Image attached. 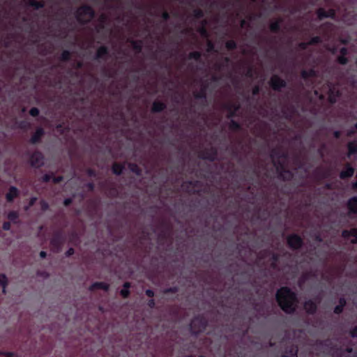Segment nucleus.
I'll use <instances>...</instances> for the list:
<instances>
[{
    "instance_id": "obj_15",
    "label": "nucleus",
    "mask_w": 357,
    "mask_h": 357,
    "mask_svg": "<svg viewBox=\"0 0 357 357\" xmlns=\"http://www.w3.org/2000/svg\"><path fill=\"white\" fill-rule=\"evenodd\" d=\"M96 288H100V289H102L105 290H107L109 288V286L104 282H96L91 285L90 289L91 290H93Z\"/></svg>"
},
{
    "instance_id": "obj_19",
    "label": "nucleus",
    "mask_w": 357,
    "mask_h": 357,
    "mask_svg": "<svg viewBox=\"0 0 357 357\" xmlns=\"http://www.w3.org/2000/svg\"><path fill=\"white\" fill-rule=\"evenodd\" d=\"M345 305V301L344 299L340 300V305L335 307L334 312L336 314H339L342 311L343 306Z\"/></svg>"
},
{
    "instance_id": "obj_37",
    "label": "nucleus",
    "mask_w": 357,
    "mask_h": 357,
    "mask_svg": "<svg viewBox=\"0 0 357 357\" xmlns=\"http://www.w3.org/2000/svg\"><path fill=\"white\" fill-rule=\"evenodd\" d=\"M146 294L148 296L152 297L153 296V291L152 290L148 289L146 291Z\"/></svg>"
},
{
    "instance_id": "obj_13",
    "label": "nucleus",
    "mask_w": 357,
    "mask_h": 357,
    "mask_svg": "<svg viewBox=\"0 0 357 357\" xmlns=\"http://www.w3.org/2000/svg\"><path fill=\"white\" fill-rule=\"evenodd\" d=\"M351 351H352V349H350V348H347V349H345V350H343V349H335H335H334V350H333V351H332V354H333V355H334V356H344L345 354H350V353H351Z\"/></svg>"
},
{
    "instance_id": "obj_5",
    "label": "nucleus",
    "mask_w": 357,
    "mask_h": 357,
    "mask_svg": "<svg viewBox=\"0 0 357 357\" xmlns=\"http://www.w3.org/2000/svg\"><path fill=\"white\" fill-rule=\"evenodd\" d=\"M288 244L293 248H298L301 245L302 241L297 235H291L287 239Z\"/></svg>"
},
{
    "instance_id": "obj_33",
    "label": "nucleus",
    "mask_w": 357,
    "mask_h": 357,
    "mask_svg": "<svg viewBox=\"0 0 357 357\" xmlns=\"http://www.w3.org/2000/svg\"><path fill=\"white\" fill-rule=\"evenodd\" d=\"M10 222H4L3 225V228L5 230H8L10 229Z\"/></svg>"
},
{
    "instance_id": "obj_22",
    "label": "nucleus",
    "mask_w": 357,
    "mask_h": 357,
    "mask_svg": "<svg viewBox=\"0 0 357 357\" xmlns=\"http://www.w3.org/2000/svg\"><path fill=\"white\" fill-rule=\"evenodd\" d=\"M18 217L17 213L15 211H11L8 213V218L10 220L15 222Z\"/></svg>"
},
{
    "instance_id": "obj_30",
    "label": "nucleus",
    "mask_w": 357,
    "mask_h": 357,
    "mask_svg": "<svg viewBox=\"0 0 357 357\" xmlns=\"http://www.w3.org/2000/svg\"><path fill=\"white\" fill-rule=\"evenodd\" d=\"M320 38L318 37V36H316V37H314L311 39L310 40V44H317V43H319L320 42Z\"/></svg>"
},
{
    "instance_id": "obj_8",
    "label": "nucleus",
    "mask_w": 357,
    "mask_h": 357,
    "mask_svg": "<svg viewBox=\"0 0 357 357\" xmlns=\"http://www.w3.org/2000/svg\"><path fill=\"white\" fill-rule=\"evenodd\" d=\"M317 14H318L319 17L320 19H321V18L328 17H333L335 15V12L333 10H331L328 12H326L323 8H320V9H319Z\"/></svg>"
},
{
    "instance_id": "obj_2",
    "label": "nucleus",
    "mask_w": 357,
    "mask_h": 357,
    "mask_svg": "<svg viewBox=\"0 0 357 357\" xmlns=\"http://www.w3.org/2000/svg\"><path fill=\"white\" fill-rule=\"evenodd\" d=\"M76 17L81 23H86L93 17V10L89 6H82L77 10Z\"/></svg>"
},
{
    "instance_id": "obj_3",
    "label": "nucleus",
    "mask_w": 357,
    "mask_h": 357,
    "mask_svg": "<svg viewBox=\"0 0 357 357\" xmlns=\"http://www.w3.org/2000/svg\"><path fill=\"white\" fill-rule=\"evenodd\" d=\"M31 165L33 167H40L43 164V157L39 152L33 153L30 158Z\"/></svg>"
},
{
    "instance_id": "obj_34",
    "label": "nucleus",
    "mask_w": 357,
    "mask_h": 357,
    "mask_svg": "<svg viewBox=\"0 0 357 357\" xmlns=\"http://www.w3.org/2000/svg\"><path fill=\"white\" fill-rule=\"evenodd\" d=\"M51 176L46 174L43 177V179L44 181L48 182L51 180Z\"/></svg>"
},
{
    "instance_id": "obj_20",
    "label": "nucleus",
    "mask_w": 357,
    "mask_h": 357,
    "mask_svg": "<svg viewBox=\"0 0 357 357\" xmlns=\"http://www.w3.org/2000/svg\"><path fill=\"white\" fill-rule=\"evenodd\" d=\"M198 320L197 319L192 320V323H191V329L193 332L195 333H197V332H199L200 331H202V328H204V324H202V326L197 329L195 328V326L196 324V322Z\"/></svg>"
},
{
    "instance_id": "obj_44",
    "label": "nucleus",
    "mask_w": 357,
    "mask_h": 357,
    "mask_svg": "<svg viewBox=\"0 0 357 357\" xmlns=\"http://www.w3.org/2000/svg\"><path fill=\"white\" fill-rule=\"evenodd\" d=\"M163 17H164L165 20H166V19H167V18H168V14H167V13H165L163 14Z\"/></svg>"
},
{
    "instance_id": "obj_39",
    "label": "nucleus",
    "mask_w": 357,
    "mask_h": 357,
    "mask_svg": "<svg viewBox=\"0 0 357 357\" xmlns=\"http://www.w3.org/2000/svg\"><path fill=\"white\" fill-rule=\"evenodd\" d=\"M73 253H74V250H73V248H70V249L67 251L66 255H67L68 256H70V255H73Z\"/></svg>"
},
{
    "instance_id": "obj_23",
    "label": "nucleus",
    "mask_w": 357,
    "mask_h": 357,
    "mask_svg": "<svg viewBox=\"0 0 357 357\" xmlns=\"http://www.w3.org/2000/svg\"><path fill=\"white\" fill-rule=\"evenodd\" d=\"M129 287V283H125L124 288L121 291V294L123 297H127L129 294L128 288Z\"/></svg>"
},
{
    "instance_id": "obj_31",
    "label": "nucleus",
    "mask_w": 357,
    "mask_h": 357,
    "mask_svg": "<svg viewBox=\"0 0 357 357\" xmlns=\"http://www.w3.org/2000/svg\"><path fill=\"white\" fill-rule=\"evenodd\" d=\"M31 5L35 6L36 8H39L43 7V4L40 2H38V1H31Z\"/></svg>"
},
{
    "instance_id": "obj_38",
    "label": "nucleus",
    "mask_w": 357,
    "mask_h": 357,
    "mask_svg": "<svg viewBox=\"0 0 357 357\" xmlns=\"http://www.w3.org/2000/svg\"><path fill=\"white\" fill-rule=\"evenodd\" d=\"M36 198L33 197L30 200L29 206L26 207V209H27L29 207L31 206L36 202Z\"/></svg>"
},
{
    "instance_id": "obj_16",
    "label": "nucleus",
    "mask_w": 357,
    "mask_h": 357,
    "mask_svg": "<svg viewBox=\"0 0 357 357\" xmlns=\"http://www.w3.org/2000/svg\"><path fill=\"white\" fill-rule=\"evenodd\" d=\"M165 108L163 103L155 102L153 104V110L155 112H160Z\"/></svg>"
},
{
    "instance_id": "obj_46",
    "label": "nucleus",
    "mask_w": 357,
    "mask_h": 357,
    "mask_svg": "<svg viewBox=\"0 0 357 357\" xmlns=\"http://www.w3.org/2000/svg\"><path fill=\"white\" fill-rule=\"evenodd\" d=\"M257 91H258V89H257V88L255 89V90H254V93H257Z\"/></svg>"
},
{
    "instance_id": "obj_29",
    "label": "nucleus",
    "mask_w": 357,
    "mask_h": 357,
    "mask_svg": "<svg viewBox=\"0 0 357 357\" xmlns=\"http://www.w3.org/2000/svg\"><path fill=\"white\" fill-rule=\"evenodd\" d=\"M70 58V52L68 51H64L62 53V59L63 60H68Z\"/></svg>"
},
{
    "instance_id": "obj_9",
    "label": "nucleus",
    "mask_w": 357,
    "mask_h": 357,
    "mask_svg": "<svg viewBox=\"0 0 357 357\" xmlns=\"http://www.w3.org/2000/svg\"><path fill=\"white\" fill-rule=\"evenodd\" d=\"M354 172V168L350 167L349 165H347L346 167V169L341 172L340 178H345L350 177L353 175Z\"/></svg>"
},
{
    "instance_id": "obj_36",
    "label": "nucleus",
    "mask_w": 357,
    "mask_h": 357,
    "mask_svg": "<svg viewBox=\"0 0 357 357\" xmlns=\"http://www.w3.org/2000/svg\"><path fill=\"white\" fill-rule=\"evenodd\" d=\"M61 180H62V177H61V176H59V177H54V178H53V182H54V183H59V182H60Z\"/></svg>"
},
{
    "instance_id": "obj_27",
    "label": "nucleus",
    "mask_w": 357,
    "mask_h": 357,
    "mask_svg": "<svg viewBox=\"0 0 357 357\" xmlns=\"http://www.w3.org/2000/svg\"><path fill=\"white\" fill-rule=\"evenodd\" d=\"M200 53L198 52H193L190 53V57L195 60H198L200 58Z\"/></svg>"
},
{
    "instance_id": "obj_24",
    "label": "nucleus",
    "mask_w": 357,
    "mask_h": 357,
    "mask_svg": "<svg viewBox=\"0 0 357 357\" xmlns=\"http://www.w3.org/2000/svg\"><path fill=\"white\" fill-rule=\"evenodd\" d=\"M107 54V48L105 47H100L97 52L98 57H102L103 55Z\"/></svg>"
},
{
    "instance_id": "obj_41",
    "label": "nucleus",
    "mask_w": 357,
    "mask_h": 357,
    "mask_svg": "<svg viewBox=\"0 0 357 357\" xmlns=\"http://www.w3.org/2000/svg\"><path fill=\"white\" fill-rule=\"evenodd\" d=\"M40 256L42 257V258H44L46 256V252H44V251H41L40 253Z\"/></svg>"
},
{
    "instance_id": "obj_14",
    "label": "nucleus",
    "mask_w": 357,
    "mask_h": 357,
    "mask_svg": "<svg viewBox=\"0 0 357 357\" xmlns=\"http://www.w3.org/2000/svg\"><path fill=\"white\" fill-rule=\"evenodd\" d=\"M349 153L353 154L357 152V141L349 142L348 144Z\"/></svg>"
},
{
    "instance_id": "obj_6",
    "label": "nucleus",
    "mask_w": 357,
    "mask_h": 357,
    "mask_svg": "<svg viewBox=\"0 0 357 357\" xmlns=\"http://www.w3.org/2000/svg\"><path fill=\"white\" fill-rule=\"evenodd\" d=\"M271 85L274 89H280L284 86V82L277 75H273L271 79Z\"/></svg>"
},
{
    "instance_id": "obj_28",
    "label": "nucleus",
    "mask_w": 357,
    "mask_h": 357,
    "mask_svg": "<svg viewBox=\"0 0 357 357\" xmlns=\"http://www.w3.org/2000/svg\"><path fill=\"white\" fill-rule=\"evenodd\" d=\"M39 113V111L37 108L36 107H33L32 109H31L30 110V114L33 116H36Z\"/></svg>"
},
{
    "instance_id": "obj_7",
    "label": "nucleus",
    "mask_w": 357,
    "mask_h": 357,
    "mask_svg": "<svg viewBox=\"0 0 357 357\" xmlns=\"http://www.w3.org/2000/svg\"><path fill=\"white\" fill-rule=\"evenodd\" d=\"M304 307H305V310L308 313H313L314 312H315L317 306L314 301L309 300L305 303Z\"/></svg>"
},
{
    "instance_id": "obj_48",
    "label": "nucleus",
    "mask_w": 357,
    "mask_h": 357,
    "mask_svg": "<svg viewBox=\"0 0 357 357\" xmlns=\"http://www.w3.org/2000/svg\"><path fill=\"white\" fill-rule=\"evenodd\" d=\"M199 357H203V356H199Z\"/></svg>"
},
{
    "instance_id": "obj_1",
    "label": "nucleus",
    "mask_w": 357,
    "mask_h": 357,
    "mask_svg": "<svg viewBox=\"0 0 357 357\" xmlns=\"http://www.w3.org/2000/svg\"><path fill=\"white\" fill-rule=\"evenodd\" d=\"M276 299L281 308L287 313L294 311L297 300L296 294L287 287H282L276 294Z\"/></svg>"
},
{
    "instance_id": "obj_42",
    "label": "nucleus",
    "mask_w": 357,
    "mask_h": 357,
    "mask_svg": "<svg viewBox=\"0 0 357 357\" xmlns=\"http://www.w3.org/2000/svg\"><path fill=\"white\" fill-rule=\"evenodd\" d=\"M334 135L336 138H338L340 136V132L339 131H335Z\"/></svg>"
},
{
    "instance_id": "obj_21",
    "label": "nucleus",
    "mask_w": 357,
    "mask_h": 357,
    "mask_svg": "<svg viewBox=\"0 0 357 357\" xmlns=\"http://www.w3.org/2000/svg\"><path fill=\"white\" fill-rule=\"evenodd\" d=\"M342 54H346L347 50L344 48H342L341 50ZM338 61L342 64H345L347 62V59L344 56V55L338 57Z\"/></svg>"
},
{
    "instance_id": "obj_32",
    "label": "nucleus",
    "mask_w": 357,
    "mask_h": 357,
    "mask_svg": "<svg viewBox=\"0 0 357 357\" xmlns=\"http://www.w3.org/2000/svg\"><path fill=\"white\" fill-rule=\"evenodd\" d=\"M351 335L352 337H357V326H356L351 331Z\"/></svg>"
},
{
    "instance_id": "obj_43",
    "label": "nucleus",
    "mask_w": 357,
    "mask_h": 357,
    "mask_svg": "<svg viewBox=\"0 0 357 357\" xmlns=\"http://www.w3.org/2000/svg\"><path fill=\"white\" fill-rule=\"evenodd\" d=\"M352 186H353V188H357V181L356 182L353 183Z\"/></svg>"
},
{
    "instance_id": "obj_35",
    "label": "nucleus",
    "mask_w": 357,
    "mask_h": 357,
    "mask_svg": "<svg viewBox=\"0 0 357 357\" xmlns=\"http://www.w3.org/2000/svg\"><path fill=\"white\" fill-rule=\"evenodd\" d=\"M41 207L43 210H46L48 208V204L45 202L43 201L41 202Z\"/></svg>"
},
{
    "instance_id": "obj_10",
    "label": "nucleus",
    "mask_w": 357,
    "mask_h": 357,
    "mask_svg": "<svg viewBox=\"0 0 357 357\" xmlns=\"http://www.w3.org/2000/svg\"><path fill=\"white\" fill-rule=\"evenodd\" d=\"M348 206L350 211L357 213V197H352L349 200Z\"/></svg>"
},
{
    "instance_id": "obj_12",
    "label": "nucleus",
    "mask_w": 357,
    "mask_h": 357,
    "mask_svg": "<svg viewBox=\"0 0 357 357\" xmlns=\"http://www.w3.org/2000/svg\"><path fill=\"white\" fill-rule=\"evenodd\" d=\"M17 195V189L15 187H11L6 195V199L8 201L11 202Z\"/></svg>"
},
{
    "instance_id": "obj_4",
    "label": "nucleus",
    "mask_w": 357,
    "mask_h": 357,
    "mask_svg": "<svg viewBox=\"0 0 357 357\" xmlns=\"http://www.w3.org/2000/svg\"><path fill=\"white\" fill-rule=\"evenodd\" d=\"M342 236L345 238H348L352 243L357 242V229H351V230H344L342 231Z\"/></svg>"
},
{
    "instance_id": "obj_18",
    "label": "nucleus",
    "mask_w": 357,
    "mask_h": 357,
    "mask_svg": "<svg viewBox=\"0 0 357 357\" xmlns=\"http://www.w3.org/2000/svg\"><path fill=\"white\" fill-rule=\"evenodd\" d=\"M7 279L4 275L0 274V286L2 288V291L4 293L6 289Z\"/></svg>"
},
{
    "instance_id": "obj_25",
    "label": "nucleus",
    "mask_w": 357,
    "mask_h": 357,
    "mask_svg": "<svg viewBox=\"0 0 357 357\" xmlns=\"http://www.w3.org/2000/svg\"><path fill=\"white\" fill-rule=\"evenodd\" d=\"M226 47L229 50H233L236 47V43L234 40H229L226 43Z\"/></svg>"
},
{
    "instance_id": "obj_26",
    "label": "nucleus",
    "mask_w": 357,
    "mask_h": 357,
    "mask_svg": "<svg viewBox=\"0 0 357 357\" xmlns=\"http://www.w3.org/2000/svg\"><path fill=\"white\" fill-rule=\"evenodd\" d=\"M271 29L273 31H277L279 29V23L278 22H273L271 24Z\"/></svg>"
},
{
    "instance_id": "obj_45",
    "label": "nucleus",
    "mask_w": 357,
    "mask_h": 357,
    "mask_svg": "<svg viewBox=\"0 0 357 357\" xmlns=\"http://www.w3.org/2000/svg\"><path fill=\"white\" fill-rule=\"evenodd\" d=\"M303 76L304 77H307V72H306V71H303Z\"/></svg>"
},
{
    "instance_id": "obj_17",
    "label": "nucleus",
    "mask_w": 357,
    "mask_h": 357,
    "mask_svg": "<svg viewBox=\"0 0 357 357\" xmlns=\"http://www.w3.org/2000/svg\"><path fill=\"white\" fill-rule=\"evenodd\" d=\"M112 171L116 174H120L123 171V167L119 164L114 163L112 167Z\"/></svg>"
},
{
    "instance_id": "obj_11",
    "label": "nucleus",
    "mask_w": 357,
    "mask_h": 357,
    "mask_svg": "<svg viewBox=\"0 0 357 357\" xmlns=\"http://www.w3.org/2000/svg\"><path fill=\"white\" fill-rule=\"evenodd\" d=\"M43 135V129H41V128L37 129V130L36 131V132L33 134V135L32 136V137L31 139V142L33 144L37 143Z\"/></svg>"
},
{
    "instance_id": "obj_40",
    "label": "nucleus",
    "mask_w": 357,
    "mask_h": 357,
    "mask_svg": "<svg viewBox=\"0 0 357 357\" xmlns=\"http://www.w3.org/2000/svg\"><path fill=\"white\" fill-rule=\"evenodd\" d=\"M70 203H71V199H66L64 201V204L66 206H68Z\"/></svg>"
},
{
    "instance_id": "obj_47",
    "label": "nucleus",
    "mask_w": 357,
    "mask_h": 357,
    "mask_svg": "<svg viewBox=\"0 0 357 357\" xmlns=\"http://www.w3.org/2000/svg\"><path fill=\"white\" fill-rule=\"evenodd\" d=\"M355 130H357V123L355 126Z\"/></svg>"
}]
</instances>
